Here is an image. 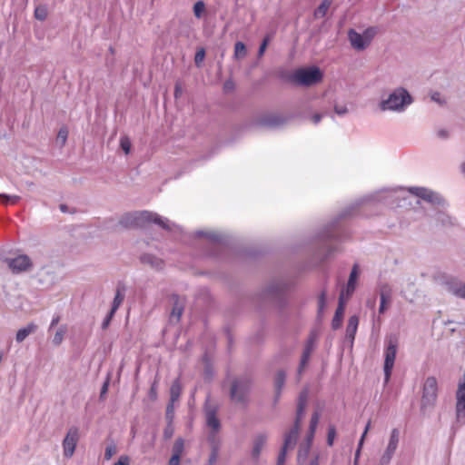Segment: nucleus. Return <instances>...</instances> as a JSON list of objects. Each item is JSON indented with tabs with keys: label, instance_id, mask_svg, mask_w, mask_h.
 Returning <instances> with one entry per match:
<instances>
[{
	"label": "nucleus",
	"instance_id": "11",
	"mask_svg": "<svg viewBox=\"0 0 465 465\" xmlns=\"http://www.w3.org/2000/svg\"><path fill=\"white\" fill-rule=\"evenodd\" d=\"M438 397V381L434 376L427 377L422 388V405L432 406Z\"/></svg>",
	"mask_w": 465,
	"mask_h": 465
},
{
	"label": "nucleus",
	"instance_id": "32",
	"mask_svg": "<svg viewBox=\"0 0 465 465\" xmlns=\"http://www.w3.org/2000/svg\"><path fill=\"white\" fill-rule=\"evenodd\" d=\"M423 193H427L424 201L437 205H441L444 203L443 198L438 193L431 190H422Z\"/></svg>",
	"mask_w": 465,
	"mask_h": 465
},
{
	"label": "nucleus",
	"instance_id": "20",
	"mask_svg": "<svg viewBox=\"0 0 465 465\" xmlns=\"http://www.w3.org/2000/svg\"><path fill=\"white\" fill-rule=\"evenodd\" d=\"M345 309V301L343 299V294L341 293L339 297L338 306L336 308L334 316L331 321V328L336 331L341 327L343 315Z\"/></svg>",
	"mask_w": 465,
	"mask_h": 465
},
{
	"label": "nucleus",
	"instance_id": "41",
	"mask_svg": "<svg viewBox=\"0 0 465 465\" xmlns=\"http://www.w3.org/2000/svg\"><path fill=\"white\" fill-rule=\"evenodd\" d=\"M204 10H205V3L203 0H199L194 3L193 11L194 16L197 19L202 18Z\"/></svg>",
	"mask_w": 465,
	"mask_h": 465
},
{
	"label": "nucleus",
	"instance_id": "24",
	"mask_svg": "<svg viewBox=\"0 0 465 465\" xmlns=\"http://www.w3.org/2000/svg\"><path fill=\"white\" fill-rule=\"evenodd\" d=\"M320 412L318 411H314L311 417L309 430L306 435V444L312 445V440L314 439L315 431L320 420Z\"/></svg>",
	"mask_w": 465,
	"mask_h": 465
},
{
	"label": "nucleus",
	"instance_id": "35",
	"mask_svg": "<svg viewBox=\"0 0 465 465\" xmlns=\"http://www.w3.org/2000/svg\"><path fill=\"white\" fill-rule=\"evenodd\" d=\"M299 431L293 432V428L285 433L284 440H283V445L282 447L289 448L292 445H294L297 439H298Z\"/></svg>",
	"mask_w": 465,
	"mask_h": 465
},
{
	"label": "nucleus",
	"instance_id": "15",
	"mask_svg": "<svg viewBox=\"0 0 465 465\" xmlns=\"http://www.w3.org/2000/svg\"><path fill=\"white\" fill-rule=\"evenodd\" d=\"M5 262L14 273H19L29 270L33 263L26 254H20L15 258H6Z\"/></svg>",
	"mask_w": 465,
	"mask_h": 465
},
{
	"label": "nucleus",
	"instance_id": "62",
	"mask_svg": "<svg viewBox=\"0 0 465 465\" xmlns=\"http://www.w3.org/2000/svg\"><path fill=\"white\" fill-rule=\"evenodd\" d=\"M334 112L338 115L343 116V115H345L348 113V108H347L346 105L335 104L334 105Z\"/></svg>",
	"mask_w": 465,
	"mask_h": 465
},
{
	"label": "nucleus",
	"instance_id": "37",
	"mask_svg": "<svg viewBox=\"0 0 465 465\" xmlns=\"http://www.w3.org/2000/svg\"><path fill=\"white\" fill-rule=\"evenodd\" d=\"M247 54V48L243 42L238 41L234 45V57L241 59L245 57Z\"/></svg>",
	"mask_w": 465,
	"mask_h": 465
},
{
	"label": "nucleus",
	"instance_id": "58",
	"mask_svg": "<svg viewBox=\"0 0 465 465\" xmlns=\"http://www.w3.org/2000/svg\"><path fill=\"white\" fill-rule=\"evenodd\" d=\"M115 452H116V447L114 443L106 446L105 450H104V459L106 460H109Z\"/></svg>",
	"mask_w": 465,
	"mask_h": 465
},
{
	"label": "nucleus",
	"instance_id": "25",
	"mask_svg": "<svg viewBox=\"0 0 465 465\" xmlns=\"http://www.w3.org/2000/svg\"><path fill=\"white\" fill-rule=\"evenodd\" d=\"M309 398V390L308 388L302 389L298 396L297 399V410H296V415L299 417L303 418L305 413L306 405L308 402Z\"/></svg>",
	"mask_w": 465,
	"mask_h": 465
},
{
	"label": "nucleus",
	"instance_id": "7",
	"mask_svg": "<svg viewBox=\"0 0 465 465\" xmlns=\"http://www.w3.org/2000/svg\"><path fill=\"white\" fill-rule=\"evenodd\" d=\"M203 410L206 426L211 430L208 435V441L213 444L214 442V438L219 433L222 427L221 421L217 417L218 406L210 404L209 399H207L204 403Z\"/></svg>",
	"mask_w": 465,
	"mask_h": 465
},
{
	"label": "nucleus",
	"instance_id": "29",
	"mask_svg": "<svg viewBox=\"0 0 465 465\" xmlns=\"http://www.w3.org/2000/svg\"><path fill=\"white\" fill-rule=\"evenodd\" d=\"M140 261L142 263L150 264L152 267L155 268H161L163 264V260L151 253L142 254L140 256Z\"/></svg>",
	"mask_w": 465,
	"mask_h": 465
},
{
	"label": "nucleus",
	"instance_id": "51",
	"mask_svg": "<svg viewBox=\"0 0 465 465\" xmlns=\"http://www.w3.org/2000/svg\"><path fill=\"white\" fill-rule=\"evenodd\" d=\"M270 40H271V38H270L269 35H266V36L263 37V39H262V41L260 44V46L258 48V56L259 57H262L264 54V53L266 51V48H267V46H268V45L270 43Z\"/></svg>",
	"mask_w": 465,
	"mask_h": 465
},
{
	"label": "nucleus",
	"instance_id": "44",
	"mask_svg": "<svg viewBox=\"0 0 465 465\" xmlns=\"http://www.w3.org/2000/svg\"><path fill=\"white\" fill-rule=\"evenodd\" d=\"M376 33H377V28L373 27V26H370L363 31L362 35L364 36V39L366 41H368V45L371 44V42L374 38Z\"/></svg>",
	"mask_w": 465,
	"mask_h": 465
},
{
	"label": "nucleus",
	"instance_id": "33",
	"mask_svg": "<svg viewBox=\"0 0 465 465\" xmlns=\"http://www.w3.org/2000/svg\"><path fill=\"white\" fill-rule=\"evenodd\" d=\"M67 332V327L66 325L63 324L61 325L55 331L53 339H52V343L54 345V346H59L63 341H64V335L66 334Z\"/></svg>",
	"mask_w": 465,
	"mask_h": 465
},
{
	"label": "nucleus",
	"instance_id": "38",
	"mask_svg": "<svg viewBox=\"0 0 465 465\" xmlns=\"http://www.w3.org/2000/svg\"><path fill=\"white\" fill-rule=\"evenodd\" d=\"M315 344H316V333L314 331H312L306 340L303 351L312 354V352L315 349Z\"/></svg>",
	"mask_w": 465,
	"mask_h": 465
},
{
	"label": "nucleus",
	"instance_id": "27",
	"mask_svg": "<svg viewBox=\"0 0 465 465\" xmlns=\"http://www.w3.org/2000/svg\"><path fill=\"white\" fill-rule=\"evenodd\" d=\"M37 328L38 326L35 322H31L26 326L19 329L15 334L16 342H23L27 336L36 331Z\"/></svg>",
	"mask_w": 465,
	"mask_h": 465
},
{
	"label": "nucleus",
	"instance_id": "61",
	"mask_svg": "<svg viewBox=\"0 0 465 465\" xmlns=\"http://www.w3.org/2000/svg\"><path fill=\"white\" fill-rule=\"evenodd\" d=\"M115 313H113L112 312H108V313L106 314L105 318L104 319L102 324H101V328L102 330H106L109 325H110V322L112 321V319L114 318Z\"/></svg>",
	"mask_w": 465,
	"mask_h": 465
},
{
	"label": "nucleus",
	"instance_id": "17",
	"mask_svg": "<svg viewBox=\"0 0 465 465\" xmlns=\"http://www.w3.org/2000/svg\"><path fill=\"white\" fill-rule=\"evenodd\" d=\"M379 293L381 298L379 312L382 314L385 312L387 305L391 300L392 290L388 283H381L379 285Z\"/></svg>",
	"mask_w": 465,
	"mask_h": 465
},
{
	"label": "nucleus",
	"instance_id": "45",
	"mask_svg": "<svg viewBox=\"0 0 465 465\" xmlns=\"http://www.w3.org/2000/svg\"><path fill=\"white\" fill-rule=\"evenodd\" d=\"M310 357H311V353L306 352L304 351H302V357H301V361H300V364H299V367H298V373L299 374H301L303 371L305 366L309 362Z\"/></svg>",
	"mask_w": 465,
	"mask_h": 465
},
{
	"label": "nucleus",
	"instance_id": "50",
	"mask_svg": "<svg viewBox=\"0 0 465 465\" xmlns=\"http://www.w3.org/2000/svg\"><path fill=\"white\" fill-rule=\"evenodd\" d=\"M359 276V265L355 263L349 275L348 282L356 284L357 279Z\"/></svg>",
	"mask_w": 465,
	"mask_h": 465
},
{
	"label": "nucleus",
	"instance_id": "53",
	"mask_svg": "<svg viewBox=\"0 0 465 465\" xmlns=\"http://www.w3.org/2000/svg\"><path fill=\"white\" fill-rule=\"evenodd\" d=\"M120 146L122 150L128 154L131 151V142L128 137L124 136L120 139Z\"/></svg>",
	"mask_w": 465,
	"mask_h": 465
},
{
	"label": "nucleus",
	"instance_id": "26",
	"mask_svg": "<svg viewBox=\"0 0 465 465\" xmlns=\"http://www.w3.org/2000/svg\"><path fill=\"white\" fill-rule=\"evenodd\" d=\"M267 441V435L265 433H259L253 440V447L252 450V456L254 459H258L261 455V451Z\"/></svg>",
	"mask_w": 465,
	"mask_h": 465
},
{
	"label": "nucleus",
	"instance_id": "23",
	"mask_svg": "<svg viewBox=\"0 0 465 465\" xmlns=\"http://www.w3.org/2000/svg\"><path fill=\"white\" fill-rule=\"evenodd\" d=\"M171 299L173 302L171 311V317L176 318V321H180V318L184 310V302L181 300L180 296L176 293L172 294Z\"/></svg>",
	"mask_w": 465,
	"mask_h": 465
},
{
	"label": "nucleus",
	"instance_id": "47",
	"mask_svg": "<svg viewBox=\"0 0 465 465\" xmlns=\"http://www.w3.org/2000/svg\"><path fill=\"white\" fill-rule=\"evenodd\" d=\"M421 190H429V189H428V188H425V187H416V186H414V187H410V188L408 189V191H409L411 193H412V194L416 195L417 197H419V198H420V199H422V200H425V198H426V194H427V193H423V191H421Z\"/></svg>",
	"mask_w": 465,
	"mask_h": 465
},
{
	"label": "nucleus",
	"instance_id": "28",
	"mask_svg": "<svg viewBox=\"0 0 465 465\" xmlns=\"http://www.w3.org/2000/svg\"><path fill=\"white\" fill-rule=\"evenodd\" d=\"M182 394V382L180 378L173 380L170 387V400L169 402L174 403L177 401Z\"/></svg>",
	"mask_w": 465,
	"mask_h": 465
},
{
	"label": "nucleus",
	"instance_id": "5",
	"mask_svg": "<svg viewBox=\"0 0 465 465\" xmlns=\"http://www.w3.org/2000/svg\"><path fill=\"white\" fill-rule=\"evenodd\" d=\"M291 290V283L284 281H275L266 286L261 292L262 298L274 299L279 311L288 306L287 294Z\"/></svg>",
	"mask_w": 465,
	"mask_h": 465
},
{
	"label": "nucleus",
	"instance_id": "63",
	"mask_svg": "<svg viewBox=\"0 0 465 465\" xmlns=\"http://www.w3.org/2000/svg\"><path fill=\"white\" fill-rule=\"evenodd\" d=\"M130 460L126 455H122L114 465H129Z\"/></svg>",
	"mask_w": 465,
	"mask_h": 465
},
{
	"label": "nucleus",
	"instance_id": "22",
	"mask_svg": "<svg viewBox=\"0 0 465 465\" xmlns=\"http://www.w3.org/2000/svg\"><path fill=\"white\" fill-rule=\"evenodd\" d=\"M126 287L123 283H118L115 291V295L112 302L111 309L109 312L115 313L121 304L123 303L125 297Z\"/></svg>",
	"mask_w": 465,
	"mask_h": 465
},
{
	"label": "nucleus",
	"instance_id": "18",
	"mask_svg": "<svg viewBox=\"0 0 465 465\" xmlns=\"http://www.w3.org/2000/svg\"><path fill=\"white\" fill-rule=\"evenodd\" d=\"M286 381V372L283 370H279L274 377V397L273 405L276 406L281 399L282 389Z\"/></svg>",
	"mask_w": 465,
	"mask_h": 465
},
{
	"label": "nucleus",
	"instance_id": "55",
	"mask_svg": "<svg viewBox=\"0 0 465 465\" xmlns=\"http://www.w3.org/2000/svg\"><path fill=\"white\" fill-rule=\"evenodd\" d=\"M311 445H307L299 450L298 453V462L301 463L302 460H306L309 452H310Z\"/></svg>",
	"mask_w": 465,
	"mask_h": 465
},
{
	"label": "nucleus",
	"instance_id": "48",
	"mask_svg": "<svg viewBox=\"0 0 465 465\" xmlns=\"http://www.w3.org/2000/svg\"><path fill=\"white\" fill-rule=\"evenodd\" d=\"M204 57H205V50L203 47H201L197 50V52L194 55V63L197 67H201Z\"/></svg>",
	"mask_w": 465,
	"mask_h": 465
},
{
	"label": "nucleus",
	"instance_id": "10",
	"mask_svg": "<svg viewBox=\"0 0 465 465\" xmlns=\"http://www.w3.org/2000/svg\"><path fill=\"white\" fill-rule=\"evenodd\" d=\"M150 224H155L159 228H161L164 231H167V232H171L173 229H177L180 232H183V229L181 226L171 222L168 218L161 216L157 213L146 210L145 227Z\"/></svg>",
	"mask_w": 465,
	"mask_h": 465
},
{
	"label": "nucleus",
	"instance_id": "39",
	"mask_svg": "<svg viewBox=\"0 0 465 465\" xmlns=\"http://www.w3.org/2000/svg\"><path fill=\"white\" fill-rule=\"evenodd\" d=\"M394 454L395 450L386 447L384 452L381 456L379 465H389Z\"/></svg>",
	"mask_w": 465,
	"mask_h": 465
},
{
	"label": "nucleus",
	"instance_id": "43",
	"mask_svg": "<svg viewBox=\"0 0 465 465\" xmlns=\"http://www.w3.org/2000/svg\"><path fill=\"white\" fill-rule=\"evenodd\" d=\"M35 17L39 21H45L47 17V8L45 5H38L35 9Z\"/></svg>",
	"mask_w": 465,
	"mask_h": 465
},
{
	"label": "nucleus",
	"instance_id": "31",
	"mask_svg": "<svg viewBox=\"0 0 465 465\" xmlns=\"http://www.w3.org/2000/svg\"><path fill=\"white\" fill-rule=\"evenodd\" d=\"M331 3L332 0H322L319 6L313 12L314 17L316 19L323 18L326 15Z\"/></svg>",
	"mask_w": 465,
	"mask_h": 465
},
{
	"label": "nucleus",
	"instance_id": "60",
	"mask_svg": "<svg viewBox=\"0 0 465 465\" xmlns=\"http://www.w3.org/2000/svg\"><path fill=\"white\" fill-rule=\"evenodd\" d=\"M67 137L68 130L65 127L60 128V130L58 131L57 138L61 140L63 145L66 143Z\"/></svg>",
	"mask_w": 465,
	"mask_h": 465
},
{
	"label": "nucleus",
	"instance_id": "1",
	"mask_svg": "<svg viewBox=\"0 0 465 465\" xmlns=\"http://www.w3.org/2000/svg\"><path fill=\"white\" fill-rule=\"evenodd\" d=\"M401 192H405V188L401 186L381 188L346 206L330 222L319 228L313 236L312 242L317 245L314 252L316 259L324 262L338 250L337 243L351 237V218L377 214L381 205L391 209L401 206V201L405 200L400 195Z\"/></svg>",
	"mask_w": 465,
	"mask_h": 465
},
{
	"label": "nucleus",
	"instance_id": "36",
	"mask_svg": "<svg viewBox=\"0 0 465 465\" xmlns=\"http://www.w3.org/2000/svg\"><path fill=\"white\" fill-rule=\"evenodd\" d=\"M158 385H159V377L156 374L154 376L153 381L151 383V387L148 391V398L152 401H155L158 398Z\"/></svg>",
	"mask_w": 465,
	"mask_h": 465
},
{
	"label": "nucleus",
	"instance_id": "13",
	"mask_svg": "<svg viewBox=\"0 0 465 465\" xmlns=\"http://www.w3.org/2000/svg\"><path fill=\"white\" fill-rule=\"evenodd\" d=\"M440 281L441 284L450 293L458 298L465 299V282L452 275H444Z\"/></svg>",
	"mask_w": 465,
	"mask_h": 465
},
{
	"label": "nucleus",
	"instance_id": "21",
	"mask_svg": "<svg viewBox=\"0 0 465 465\" xmlns=\"http://www.w3.org/2000/svg\"><path fill=\"white\" fill-rule=\"evenodd\" d=\"M359 325V318L357 315H351L348 319L346 331H345V340L351 343L352 346L355 335L358 330Z\"/></svg>",
	"mask_w": 465,
	"mask_h": 465
},
{
	"label": "nucleus",
	"instance_id": "34",
	"mask_svg": "<svg viewBox=\"0 0 465 465\" xmlns=\"http://www.w3.org/2000/svg\"><path fill=\"white\" fill-rule=\"evenodd\" d=\"M400 440V431L397 428H394L391 431L389 442L387 448L396 451Z\"/></svg>",
	"mask_w": 465,
	"mask_h": 465
},
{
	"label": "nucleus",
	"instance_id": "42",
	"mask_svg": "<svg viewBox=\"0 0 465 465\" xmlns=\"http://www.w3.org/2000/svg\"><path fill=\"white\" fill-rule=\"evenodd\" d=\"M184 450V440L183 438H178L175 440L172 451L173 454H177L178 456H182Z\"/></svg>",
	"mask_w": 465,
	"mask_h": 465
},
{
	"label": "nucleus",
	"instance_id": "40",
	"mask_svg": "<svg viewBox=\"0 0 465 465\" xmlns=\"http://www.w3.org/2000/svg\"><path fill=\"white\" fill-rule=\"evenodd\" d=\"M0 199L3 200L4 204L8 205L16 204L21 200V197L15 194L0 193Z\"/></svg>",
	"mask_w": 465,
	"mask_h": 465
},
{
	"label": "nucleus",
	"instance_id": "8",
	"mask_svg": "<svg viewBox=\"0 0 465 465\" xmlns=\"http://www.w3.org/2000/svg\"><path fill=\"white\" fill-rule=\"evenodd\" d=\"M398 348V339L395 336H390L387 340L386 347L384 349V381L388 382L391 376V371L394 366L396 353Z\"/></svg>",
	"mask_w": 465,
	"mask_h": 465
},
{
	"label": "nucleus",
	"instance_id": "54",
	"mask_svg": "<svg viewBox=\"0 0 465 465\" xmlns=\"http://www.w3.org/2000/svg\"><path fill=\"white\" fill-rule=\"evenodd\" d=\"M174 433V428L173 422L167 421V424L163 430V438L165 440L171 439Z\"/></svg>",
	"mask_w": 465,
	"mask_h": 465
},
{
	"label": "nucleus",
	"instance_id": "6",
	"mask_svg": "<svg viewBox=\"0 0 465 465\" xmlns=\"http://www.w3.org/2000/svg\"><path fill=\"white\" fill-rule=\"evenodd\" d=\"M323 74L318 66L312 65L295 70L292 79L301 86H311L321 82Z\"/></svg>",
	"mask_w": 465,
	"mask_h": 465
},
{
	"label": "nucleus",
	"instance_id": "52",
	"mask_svg": "<svg viewBox=\"0 0 465 465\" xmlns=\"http://www.w3.org/2000/svg\"><path fill=\"white\" fill-rule=\"evenodd\" d=\"M336 436V429L333 425L329 426L328 433H327V444L331 447L334 442V439Z\"/></svg>",
	"mask_w": 465,
	"mask_h": 465
},
{
	"label": "nucleus",
	"instance_id": "19",
	"mask_svg": "<svg viewBox=\"0 0 465 465\" xmlns=\"http://www.w3.org/2000/svg\"><path fill=\"white\" fill-rule=\"evenodd\" d=\"M348 38L351 46L358 51H363L369 46L368 41L364 39L362 34L358 33L354 29L349 30Z\"/></svg>",
	"mask_w": 465,
	"mask_h": 465
},
{
	"label": "nucleus",
	"instance_id": "12",
	"mask_svg": "<svg viewBox=\"0 0 465 465\" xmlns=\"http://www.w3.org/2000/svg\"><path fill=\"white\" fill-rule=\"evenodd\" d=\"M291 117L282 114H267L257 120V125L268 129H279L288 123Z\"/></svg>",
	"mask_w": 465,
	"mask_h": 465
},
{
	"label": "nucleus",
	"instance_id": "59",
	"mask_svg": "<svg viewBox=\"0 0 465 465\" xmlns=\"http://www.w3.org/2000/svg\"><path fill=\"white\" fill-rule=\"evenodd\" d=\"M286 454H287V448L282 447L278 458L276 465H284L285 460H286Z\"/></svg>",
	"mask_w": 465,
	"mask_h": 465
},
{
	"label": "nucleus",
	"instance_id": "49",
	"mask_svg": "<svg viewBox=\"0 0 465 465\" xmlns=\"http://www.w3.org/2000/svg\"><path fill=\"white\" fill-rule=\"evenodd\" d=\"M203 361L205 362L204 374H205L206 377L212 379L213 374H214V371H213V368L212 366V363L209 361V360L207 358V355H205L203 357Z\"/></svg>",
	"mask_w": 465,
	"mask_h": 465
},
{
	"label": "nucleus",
	"instance_id": "9",
	"mask_svg": "<svg viewBox=\"0 0 465 465\" xmlns=\"http://www.w3.org/2000/svg\"><path fill=\"white\" fill-rule=\"evenodd\" d=\"M146 210L135 211L123 214L119 224L124 228H145Z\"/></svg>",
	"mask_w": 465,
	"mask_h": 465
},
{
	"label": "nucleus",
	"instance_id": "16",
	"mask_svg": "<svg viewBox=\"0 0 465 465\" xmlns=\"http://www.w3.org/2000/svg\"><path fill=\"white\" fill-rule=\"evenodd\" d=\"M456 418L458 421L465 419V375L463 381H460L456 391Z\"/></svg>",
	"mask_w": 465,
	"mask_h": 465
},
{
	"label": "nucleus",
	"instance_id": "64",
	"mask_svg": "<svg viewBox=\"0 0 465 465\" xmlns=\"http://www.w3.org/2000/svg\"><path fill=\"white\" fill-rule=\"evenodd\" d=\"M181 457L177 454H172V457L169 460L168 465H179Z\"/></svg>",
	"mask_w": 465,
	"mask_h": 465
},
{
	"label": "nucleus",
	"instance_id": "2",
	"mask_svg": "<svg viewBox=\"0 0 465 465\" xmlns=\"http://www.w3.org/2000/svg\"><path fill=\"white\" fill-rule=\"evenodd\" d=\"M193 247L197 249L195 255L202 259H219L227 242L224 234L216 232L197 230L189 234Z\"/></svg>",
	"mask_w": 465,
	"mask_h": 465
},
{
	"label": "nucleus",
	"instance_id": "30",
	"mask_svg": "<svg viewBox=\"0 0 465 465\" xmlns=\"http://www.w3.org/2000/svg\"><path fill=\"white\" fill-rule=\"evenodd\" d=\"M327 302V291L323 289L318 296V308H317V319L321 321L323 316V312Z\"/></svg>",
	"mask_w": 465,
	"mask_h": 465
},
{
	"label": "nucleus",
	"instance_id": "14",
	"mask_svg": "<svg viewBox=\"0 0 465 465\" xmlns=\"http://www.w3.org/2000/svg\"><path fill=\"white\" fill-rule=\"evenodd\" d=\"M79 440V429L76 426H72L68 429L67 433L63 440L62 446L64 456L71 458L75 450L77 442Z\"/></svg>",
	"mask_w": 465,
	"mask_h": 465
},
{
	"label": "nucleus",
	"instance_id": "57",
	"mask_svg": "<svg viewBox=\"0 0 465 465\" xmlns=\"http://www.w3.org/2000/svg\"><path fill=\"white\" fill-rule=\"evenodd\" d=\"M218 458V447L213 446L212 451L209 455L208 464L207 465H214Z\"/></svg>",
	"mask_w": 465,
	"mask_h": 465
},
{
	"label": "nucleus",
	"instance_id": "46",
	"mask_svg": "<svg viewBox=\"0 0 465 465\" xmlns=\"http://www.w3.org/2000/svg\"><path fill=\"white\" fill-rule=\"evenodd\" d=\"M165 419H166V421L173 422V419H174V403L168 402V404L166 406V411H165Z\"/></svg>",
	"mask_w": 465,
	"mask_h": 465
},
{
	"label": "nucleus",
	"instance_id": "4",
	"mask_svg": "<svg viewBox=\"0 0 465 465\" xmlns=\"http://www.w3.org/2000/svg\"><path fill=\"white\" fill-rule=\"evenodd\" d=\"M252 388V380L244 375L234 378L232 381L230 399L232 402L246 407L250 401V395Z\"/></svg>",
	"mask_w": 465,
	"mask_h": 465
},
{
	"label": "nucleus",
	"instance_id": "3",
	"mask_svg": "<svg viewBox=\"0 0 465 465\" xmlns=\"http://www.w3.org/2000/svg\"><path fill=\"white\" fill-rule=\"evenodd\" d=\"M412 103L411 94L406 88L401 86L393 89L386 99L379 103V109L381 112L403 113Z\"/></svg>",
	"mask_w": 465,
	"mask_h": 465
},
{
	"label": "nucleus",
	"instance_id": "56",
	"mask_svg": "<svg viewBox=\"0 0 465 465\" xmlns=\"http://www.w3.org/2000/svg\"><path fill=\"white\" fill-rule=\"evenodd\" d=\"M109 384H110V376L107 375L105 381H104V383L101 387L100 395H99L100 400L104 399V396L106 395V393L108 391Z\"/></svg>",
	"mask_w": 465,
	"mask_h": 465
}]
</instances>
